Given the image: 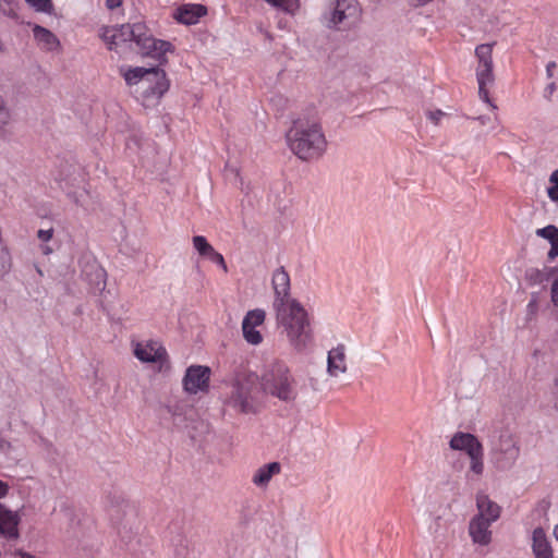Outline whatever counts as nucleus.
<instances>
[{
    "label": "nucleus",
    "mask_w": 558,
    "mask_h": 558,
    "mask_svg": "<svg viewBox=\"0 0 558 558\" xmlns=\"http://www.w3.org/2000/svg\"><path fill=\"white\" fill-rule=\"evenodd\" d=\"M360 15L356 0H333L330 11L324 15L328 28L340 29L353 23Z\"/></svg>",
    "instance_id": "6e6552de"
},
{
    "label": "nucleus",
    "mask_w": 558,
    "mask_h": 558,
    "mask_svg": "<svg viewBox=\"0 0 558 558\" xmlns=\"http://www.w3.org/2000/svg\"><path fill=\"white\" fill-rule=\"evenodd\" d=\"M194 248L198 252L201 256L208 257L215 248L207 242L206 238L203 235H195L192 239Z\"/></svg>",
    "instance_id": "cd10ccee"
},
{
    "label": "nucleus",
    "mask_w": 558,
    "mask_h": 558,
    "mask_svg": "<svg viewBox=\"0 0 558 558\" xmlns=\"http://www.w3.org/2000/svg\"><path fill=\"white\" fill-rule=\"evenodd\" d=\"M289 149L300 159L319 158L326 150L327 141L322 126L313 119L298 118L286 133Z\"/></svg>",
    "instance_id": "7ed1b4c3"
},
{
    "label": "nucleus",
    "mask_w": 558,
    "mask_h": 558,
    "mask_svg": "<svg viewBox=\"0 0 558 558\" xmlns=\"http://www.w3.org/2000/svg\"><path fill=\"white\" fill-rule=\"evenodd\" d=\"M556 68V63L555 62H549L546 66V74H547V77H553L554 75V70Z\"/></svg>",
    "instance_id": "79ce46f5"
},
{
    "label": "nucleus",
    "mask_w": 558,
    "mask_h": 558,
    "mask_svg": "<svg viewBox=\"0 0 558 558\" xmlns=\"http://www.w3.org/2000/svg\"><path fill=\"white\" fill-rule=\"evenodd\" d=\"M549 277H550V271L548 268L539 269V268H535V267H531V268L526 269L525 276H524L525 281L530 286H543L544 283H546L549 280Z\"/></svg>",
    "instance_id": "393cba45"
},
{
    "label": "nucleus",
    "mask_w": 558,
    "mask_h": 558,
    "mask_svg": "<svg viewBox=\"0 0 558 558\" xmlns=\"http://www.w3.org/2000/svg\"><path fill=\"white\" fill-rule=\"evenodd\" d=\"M26 2L40 12H50L52 8L50 0H26Z\"/></svg>",
    "instance_id": "473e14b6"
},
{
    "label": "nucleus",
    "mask_w": 558,
    "mask_h": 558,
    "mask_svg": "<svg viewBox=\"0 0 558 558\" xmlns=\"http://www.w3.org/2000/svg\"><path fill=\"white\" fill-rule=\"evenodd\" d=\"M258 378L254 374L239 373L230 383V392L226 403L241 413L254 411L258 395Z\"/></svg>",
    "instance_id": "423d86ee"
},
{
    "label": "nucleus",
    "mask_w": 558,
    "mask_h": 558,
    "mask_svg": "<svg viewBox=\"0 0 558 558\" xmlns=\"http://www.w3.org/2000/svg\"><path fill=\"white\" fill-rule=\"evenodd\" d=\"M210 373V368L207 366H190L183 377V389L192 395L207 391L209 388Z\"/></svg>",
    "instance_id": "9d476101"
},
{
    "label": "nucleus",
    "mask_w": 558,
    "mask_h": 558,
    "mask_svg": "<svg viewBox=\"0 0 558 558\" xmlns=\"http://www.w3.org/2000/svg\"><path fill=\"white\" fill-rule=\"evenodd\" d=\"M526 312H527V319L531 320V319H534L537 315V312H538V301H537V295L535 294H532V298L526 306Z\"/></svg>",
    "instance_id": "72a5a7b5"
},
{
    "label": "nucleus",
    "mask_w": 558,
    "mask_h": 558,
    "mask_svg": "<svg viewBox=\"0 0 558 558\" xmlns=\"http://www.w3.org/2000/svg\"><path fill=\"white\" fill-rule=\"evenodd\" d=\"M495 43L482 44L475 48V56L477 58L476 78L489 80L494 76L493 63V48Z\"/></svg>",
    "instance_id": "ddd939ff"
},
{
    "label": "nucleus",
    "mask_w": 558,
    "mask_h": 558,
    "mask_svg": "<svg viewBox=\"0 0 558 558\" xmlns=\"http://www.w3.org/2000/svg\"><path fill=\"white\" fill-rule=\"evenodd\" d=\"M554 534H555V537L557 538L558 541V524L556 525L555 530H554Z\"/></svg>",
    "instance_id": "8fccbe9b"
},
{
    "label": "nucleus",
    "mask_w": 558,
    "mask_h": 558,
    "mask_svg": "<svg viewBox=\"0 0 558 558\" xmlns=\"http://www.w3.org/2000/svg\"><path fill=\"white\" fill-rule=\"evenodd\" d=\"M444 116L442 111L441 110H435V111H428L427 113V117L428 119L435 124L437 125L441 119V117Z\"/></svg>",
    "instance_id": "4c0bfd02"
},
{
    "label": "nucleus",
    "mask_w": 558,
    "mask_h": 558,
    "mask_svg": "<svg viewBox=\"0 0 558 558\" xmlns=\"http://www.w3.org/2000/svg\"><path fill=\"white\" fill-rule=\"evenodd\" d=\"M119 510L117 508L110 509L111 520L117 524L118 534L121 539L125 543L131 542L132 535L134 534V525L133 520L128 519L124 523L118 518Z\"/></svg>",
    "instance_id": "b1692460"
},
{
    "label": "nucleus",
    "mask_w": 558,
    "mask_h": 558,
    "mask_svg": "<svg viewBox=\"0 0 558 558\" xmlns=\"http://www.w3.org/2000/svg\"><path fill=\"white\" fill-rule=\"evenodd\" d=\"M327 374L333 383L341 384L350 378V361L347 348L339 344L328 351Z\"/></svg>",
    "instance_id": "1a4fd4ad"
},
{
    "label": "nucleus",
    "mask_w": 558,
    "mask_h": 558,
    "mask_svg": "<svg viewBox=\"0 0 558 558\" xmlns=\"http://www.w3.org/2000/svg\"><path fill=\"white\" fill-rule=\"evenodd\" d=\"M281 471V465L279 462H270L268 464H264L258 468L253 477L252 482L255 486L259 488H265L274 475L279 474Z\"/></svg>",
    "instance_id": "412c9836"
},
{
    "label": "nucleus",
    "mask_w": 558,
    "mask_h": 558,
    "mask_svg": "<svg viewBox=\"0 0 558 558\" xmlns=\"http://www.w3.org/2000/svg\"><path fill=\"white\" fill-rule=\"evenodd\" d=\"M16 555L19 556V558H37L34 555L24 551H19Z\"/></svg>",
    "instance_id": "a18cd8bd"
},
{
    "label": "nucleus",
    "mask_w": 558,
    "mask_h": 558,
    "mask_svg": "<svg viewBox=\"0 0 558 558\" xmlns=\"http://www.w3.org/2000/svg\"><path fill=\"white\" fill-rule=\"evenodd\" d=\"M207 258L210 259L211 262L216 263L217 265H219L225 272L228 271V266L225 262L223 256L220 253H218L217 251H214Z\"/></svg>",
    "instance_id": "f704fd0d"
},
{
    "label": "nucleus",
    "mask_w": 558,
    "mask_h": 558,
    "mask_svg": "<svg viewBox=\"0 0 558 558\" xmlns=\"http://www.w3.org/2000/svg\"><path fill=\"white\" fill-rule=\"evenodd\" d=\"M470 459L469 472L477 480L483 475L484 461H483V447L468 456Z\"/></svg>",
    "instance_id": "a878e982"
},
{
    "label": "nucleus",
    "mask_w": 558,
    "mask_h": 558,
    "mask_svg": "<svg viewBox=\"0 0 558 558\" xmlns=\"http://www.w3.org/2000/svg\"><path fill=\"white\" fill-rule=\"evenodd\" d=\"M477 120L483 125L488 122V118H486V117H478Z\"/></svg>",
    "instance_id": "49530a36"
},
{
    "label": "nucleus",
    "mask_w": 558,
    "mask_h": 558,
    "mask_svg": "<svg viewBox=\"0 0 558 558\" xmlns=\"http://www.w3.org/2000/svg\"><path fill=\"white\" fill-rule=\"evenodd\" d=\"M51 252H52V250L48 245L43 246V253L44 254H50Z\"/></svg>",
    "instance_id": "de8ad7c7"
},
{
    "label": "nucleus",
    "mask_w": 558,
    "mask_h": 558,
    "mask_svg": "<svg viewBox=\"0 0 558 558\" xmlns=\"http://www.w3.org/2000/svg\"><path fill=\"white\" fill-rule=\"evenodd\" d=\"M20 522L21 515L19 511L12 510L5 504L0 502V537L17 539L20 536Z\"/></svg>",
    "instance_id": "f8f14e48"
},
{
    "label": "nucleus",
    "mask_w": 558,
    "mask_h": 558,
    "mask_svg": "<svg viewBox=\"0 0 558 558\" xmlns=\"http://www.w3.org/2000/svg\"><path fill=\"white\" fill-rule=\"evenodd\" d=\"M272 289L275 292V299L272 303H284L286 301L294 300L290 295V277L283 267H280L274 271Z\"/></svg>",
    "instance_id": "2eb2a0df"
},
{
    "label": "nucleus",
    "mask_w": 558,
    "mask_h": 558,
    "mask_svg": "<svg viewBox=\"0 0 558 558\" xmlns=\"http://www.w3.org/2000/svg\"><path fill=\"white\" fill-rule=\"evenodd\" d=\"M265 392L284 402H292L298 397L296 381L283 364H274L262 378Z\"/></svg>",
    "instance_id": "0eeeda50"
},
{
    "label": "nucleus",
    "mask_w": 558,
    "mask_h": 558,
    "mask_svg": "<svg viewBox=\"0 0 558 558\" xmlns=\"http://www.w3.org/2000/svg\"><path fill=\"white\" fill-rule=\"evenodd\" d=\"M520 456L517 435L509 428H500L490 439L489 457L493 465L499 471L511 469Z\"/></svg>",
    "instance_id": "39448f33"
},
{
    "label": "nucleus",
    "mask_w": 558,
    "mask_h": 558,
    "mask_svg": "<svg viewBox=\"0 0 558 558\" xmlns=\"http://www.w3.org/2000/svg\"><path fill=\"white\" fill-rule=\"evenodd\" d=\"M551 301L558 306V279L554 281L551 286Z\"/></svg>",
    "instance_id": "58836bf2"
},
{
    "label": "nucleus",
    "mask_w": 558,
    "mask_h": 558,
    "mask_svg": "<svg viewBox=\"0 0 558 558\" xmlns=\"http://www.w3.org/2000/svg\"><path fill=\"white\" fill-rule=\"evenodd\" d=\"M53 235V229L39 230L37 236L43 242H48Z\"/></svg>",
    "instance_id": "e433bc0d"
},
{
    "label": "nucleus",
    "mask_w": 558,
    "mask_h": 558,
    "mask_svg": "<svg viewBox=\"0 0 558 558\" xmlns=\"http://www.w3.org/2000/svg\"><path fill=\"white\" fill-rule=\"evenodd\" d=\"M555 385L558 387V377L555 379Z\"/></svg>",
    "instance_id": "3c124183"
},
{
    "label": "nucleus",
    "mask_w": 558,
    "mask_h": 558,
    "mask_svg": "<svg viewBox=\"0 0 558 558\" xmlns=\"http://www.w3.org/2000/svg\"><path fill=\"white\" fill-rule=\"evenodd\" d=\"M266 318V312L262 308L248 311L242 322V332L244 339L253 345L259 344L263 341L260 332L256 329L260 326Z\"/></svg>",
    "instance_id": "9b49d317"
},
{
    "label": "nucleus",
    "mask_w": 558,
    "mask_h": 558,
    "mask_svg": "<svg viewBox=\"0 0 558 558\" xmlns=\"http://www.w3.org/2000/svg\"><path fill=\"white\" fill-rule=\"evenodd\" d=\"M133 352L144 363L163 362L167 356L166 349L157 341L136 342Z\"/></svg>",
    "instance_id": "4468645a"
},
{
    "label": "nucleus",
    "mask_w": 558,
    "mask_h": 558,
    "mask_svg": "<svg viewBox=\"0 0 558 558\" xmlns=\"http://www.w3.org/2000/svg\"><path fill=\"white\" fill-rule=\"evenodd\" d=\"M11 256L7 248V246L3 244V241H0V277L4 276L9 272L11 268Z\"/></svg>",
    "instance_id": "c85d7f7f"
},
{
    "label": "nucleus",
    "mask_w": 558,
    "mask_h": 558,
    "mask_svg": "<svg viewBox=\"0 0 558 558\" xmlns=\"http://www.w3.org/2000/svg\"><path fill=\"white\" fill-rule=\"evenodd\" d=\"M11 122V112L5 107L2 98L0 97V134L7 129Z\"/></svg>",
    "instance_id": "2f4dec72"
},
{
    "label": "nucleus",
    "mask_w": 558,
    "mask_h": 558,
    "mask_svg": "<svg viewBox=\"0 0 558 558\" xmlns=\"http://www.w3.org/2000/svg\"><path fill=\"white\" fill-rule=\"evenodd\" d=\"M322 386H323V385H322L320 383H318V381H314V383H313V388H314L315 390H319V389H322Z\"/></svg>",
    "instance_id": "09e8293b"
},
{
    "label": "nucleus",
    "mask_w": 558,
    "mask_h": 558,
    "mask_svg": "<svg viewBox=\"0 0 558 558\" xmlns=\"http://www.w3.org/2000/svg\"><path fill=\"white\" fill-rule=\"evenodd\" d=\"M476 518L483 519L484 521L495 522L500 515V507L489 499L485 494H477L476 496Z\"/></svg>",
    "instance_id": "f3484780"
},
{
    "label": "nucleus",
    "mask_w": 558,
    "mask_h": 558,
    "mask_svg": "<svg viewBox=\"0 0 558 558\" xmlns=\"http://www.w3.org/2000/svg\"><path fill=\"white\" fill-rule=\"evenodd\" d=\"M547 196L551 202L558 203V169L549 175Z\"/></svg>",
    "instance_id": "c756f323"
},
{
    "label": "nucleus",
    "mask_w": 558,
    "mask_h": 558,
    "mask_svg": "<svg viewBox=\"0 0 558 558\" xmlns=\"http://www.w3.org/2000/svg\"><path fill=\"white\" fill-rule=\"evenodd\" d=\"M9 484L0 480V499L5 498L9 494Z\"/></svg>",
    "instance_id": "ea45409f"
},
{
    "label": "nucleus",
    "mask_w": 558,
    "mask_h": 558,
    "mask_svg": "<svg viewBox=\"0 0 558 558\" xmlns=\"http://www.w3.org/2000/svg\"><path fill=\"white\" fill-rule=\"evenodd\" d=\"M168 412L172 415L174 423L182 421L183 413L179 405L168 407Z\"/></svg>",
    "instance_id": "c9c22d12"
},
{
    "label": "nucleus",
    "mask_w": 558,
    "mask_h": 558,
    "mask_svg": "<svg viewBox=\"0 0 558 558\" xmlns=\"http://www.w3.org/2000/svg\"><path fill=\"white\" fill-rule=\"evenodd\" d=\"M34 37L41 50L58 51L60 49V41L54 34L49 29L36 25L33 28Z\"/></svg>",
    "instance_id": "aec40b11"
},
{
    "label": "nucleus",
    "mask_w": 558,
    "mask_h": 558,
    "mask_svg": "<svg viewBox=\"0 0 558 558\" xmlns=\"http://www.w3.org/2000/svg\"><path fill=\"white\" fill-rule=\"evenodd\" d=\"M536 235L547 240L550 243V250L548 251V258L555 259L558 256V228L554 225H548L544 228L536 230Z\"/></svg>",
    "instance_id": "4be33fe9"
},
{
    "label": "nucleus",
    "mask_w": 558,
    "mask_h": 558,
    "mask_svg": "<svg viewBox=\"0 0 558 558\" xmlns=\"http://www.w3.org/2000/svg\"><path fill=\"white\" fill-rule=\"evenodd\" d=\"M271 7L293 14L300 8L299 0H265Z\"/></svg>",
    "instance_id": "bb28decb"
},
{
    "label": "nucleus",
    "mask_w": 558,
    "mask_h": 558,
    "mask_svg": "<svg viewBox=\"0 0 558 558\" xmlns=\"http://www.w3.org/2000/svg\"><path fill=\"white\" fill-rule=\"evenodd\" d=\"M495 78H489V80H481V78H477V83H478V95H480V98L482 100H484L485 102L489 104L490 107L493 109H496V105H494L492 101H490V98H489V94H488V90L486 88V85L488 84H493Z\"/></svg>",
    "instance_id": "7c9ffc66"
},
{
    "label": "nucleus",
    "mask_w": 558,
    "mask_h": 558,
    "mask_svg": "<svg viewBox=\"0 0 558 558\" xmlns=\"http://www.w3.org/2000/svg\"><path fill=\"white\" fill-rule=\"evenodd\" d=\"M206 12V8L202 4H184L175 10L173 16L178 22L191 25L195 24Z\"/></svg>",
    "instance_id": "6ab92c4d"
},
{
    "label": "nucleus",
    "mask_w": 558,
    "mask_h": 558,
    "mask_svg": "<svg viewBox=\"0 0 558 558\" xmlns=\"http://www.w3.org/2000/svg\"><path fill=\"white\" fill-rule=\"evenodd\" d=\"M555 88H556L555 83H550V84L545 88L546 96H547V97H550V96L553 95V93L555 92Z\"/></svg>",
    "instance_id": "c03bdc74"
},
{
    "label": "nucleus",
    "mask_w": 558,
    "mask_h": 558,
    "mask_svg": "<svg viewBox=\"0 0 558 558\" xmlns=\"http://www.w3.org/2000/svg\"><path fill=\"white\" fill-rule=\"evenodd\" d=\"M102 38L110 50L134 43L141 54L153 58L162 57L171 47L170 43L154 38L147 26L140 22L107 28Z\"/></svg>",
    "instance_id": "f03ea898"
},
{
    "label": "nucleus",
    "mask_w": 558,
    "mask_h": 558,
    "mask_svg": "<svg viewBox=\"0 0 558 558\" xmlns=\"http://www.w3.org/2000/svg\"><path fill=\"white\" fill-rule=\"evenodd\" d=\"M413 7H421L425 5L426 3L430 2L432 0H408Z\"/></svg>",
    "instance_id": "37998d69"
},
{
    "label": "nucleus",
    "mask_w": 558,
    "mask_h": 558,
    "mask_svg": "<svg viewBox=\"0 0 558 558\" xmlns=\"http://www.w3.org/2000/svg\"><path fill=\"white\" fill-rule=\"evenodd\" d=\"M492 522L474 517L469 524V534L475 544L486 546L492 542Z\"/></svg>",
    "instance_id": "dca6fc26"
},
{
    "label": "nucleus",
    "mask_w": 558,
    "mask_h": 558,
    "mask_svg": "<svg viewBox=\"0 0 558 558\" xmlns=\"http://www.w3.org/2000/svg\"><path fill=\"white\" fill-rule=\"evenodd\" d=\"M533 551L535 558H551V549L547 542L545 532L542 529L533 531Z\"/></svg>",
    "instance_id": "5701e85b"
},
{
    "label": "nucleus",
    "mask_w": 558,
    "mask_h": 558,
    "mask_svg": "<svg viewBox=\"0 0 558 558\" xmlns=\"http://www.w3.org/2000/svg\"><path fill=\"white\" fill-rule=\"evenodd\" d=\"M272 308L280 332L295 351H304L313 340L307 311L298 300L272 303Z\"/></svg>",
    "instance_id": "f257e3e1"
},
{
    "label": "nucleus",
    "mask_w": 558,
    "mask_h": 558,
    "mask_svg": "<svg viewBox=\"0 0 558 558\" xmlns=\"http://www.w3.org/2000/svg\"><path fill=\"white\" fill-rule=\"evenodd\" d=\"M122 4V0H106V5L109 10L119 8Z\"/></svg>",
    "instance_id": "a19ab883"
},
{
    "label": "nucleus",
    "mask_w": 558,
    "mask_h": 558,
    "mask_svg": "<svg viewBox=\"0 0 558 558\" xmlns=\"http://www.w3.org/2000/svg\"><path fill=\"white\" fill-rule=\"evenodd\" d=\"M121 74L129 86L135 87L134 93L147 108L158 105L170 87L166 72L158 66L122 69Z\"/></svg>",
    "instance_id": "20e7f679"
},
{
    "label": "nucleus",
    "mask_w": 558,
    "mask_h": 558,
    "mask_svg": "<svg viewBox=\"0 0 558 558\" xmlns=\"http://www.w3.org/2000/svg\"><path fill=\"white\" fill-rule=\"evenodd\" d=\"M449 447L452 450L464 451L469 456L483 446L473 434L458 432L451 437Z\"/></svg>",
    "instance_id": "a211bd4d"
}]
</instances>
